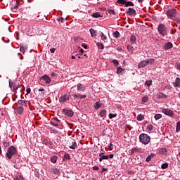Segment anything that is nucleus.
Returning a JSON list of instances; mask_svg holds the SVG:
<instances>
[{"instance_id":"nucleus-5","label":"nucleus","mask_w":180,"mask_h":180,"mask_svg":"<svg viewBox=\"0 0 180 180\" xmlns=\"http://www.w3.org/2000/svg\"><path fill=\"white\" fill-rule=\"evenodd\" d=\"M68 147L69 148H71V150H75L76 148H78V146H77V142H75V140L70 139L68 141Z\"/></svg>"},{"instance_id":"nucleus-24","label":"nucleus","mask_w":180,"mask_h":180,"mask_svg":"<svg viewBox=\"0 0 180 180\" xmlns=\"http://www.w3.org/2000/svg\"><path fill=\"white\" fill-rule=\"evenodd\" d=\"M50 161H51V162H53V164H56V162H57V156H56V155L52 156L50 158Z\"/></svg>"},{"instance_id":"nucleus-40","label":"nucleus","mask_w":180,"mask_h":180,"mask_svg":"<svg viewBox=\"0 0 180 180\" xmlns=\"http://www.w3.org/2000/svg\"><path fill=\"white\" fill-rule=\"evenodd\" d=\"M161 168L162 169H167V168H168V163H163L161 165Z\"/></svg>"},{"instance_id":"nucleus-16","label":"nucleus","mask_w":180,"mask_h":180,"mask_svg":"<svg viewBox=\"0 0 180 180\" xmlns=\"http://www.w3.org/2000/svg\"><path fill=\"white\" fill-rule=\"evenodd\" d=\"M147 65V60H143L141 61L139 65H138V68H144V67H146Z\"/></svg>"},{"instance_id":"nucleus-25","label":"nucleus","mask_w":180,"mask_h":180,"mask_svg":"<svg viewBox=\"0 0 180 180\" xmlns=\"http://www.w3.org/2000/svg\"><path fill=\"white\" fill-rule=\"evenodd\" d=\"M112 36L116 39H119V37H120V33L118 31H115V32H113Z\"/></svg>"},{"instance_id":"nucleus-45","label":"nucleus","mask_w":180,"mask_h":180,"mask_svg":"<svg viewBox=\"0 0 180 180\" xmlns=\"http://www.w3.org/2000/svg\"><path fill=\"white\" fill-rule=\"evenodd\" d=\"M153 81L152 80H148L145 82V85H146V86H150L152 84Z\"/></svg>"},{"instance_id":"nucleus-35","label":"nucleus","mask_w":180,"mask_h":180,"mask_svg":"<svg viewBox=\"0 0 180 180\" xmlns=\"http://www.w3.org/2000/svg\"><path fill=\"white\" fill-rule=\"evenodd\" d=\"M161 117H162V115H161V114H156L154 116V118L155 119V120H160V119H161Z\"/></svg>"},{"instance_id":"nucleus-30","label":"nucleus","mask_w":180,"mask_h":180,"mask_svg":"<svg viewBox=\"0 0 180 180\" xmlns=\"http://www.w3.org/2000/svg\"><path fill=\"white\" fill-rule=\"evenodd\" d=\"M100 116L101 117H106V110H103L100 111Z\"/></svg>"},{"instance_id":"nucleus-57","label":"nucleus","mask_w":180,"mask_h":180,"mask_svg":"<svg viewBox=\"0 0 180 180\" xmlns=\"http://www.w3.org/2000/svg\"><path fill=\"white\" fill-rule=\"evenodd\" d=\"M93 170L94 171H98L99 170V167L98 166H94L93 167Z\"/></svg>"},{"instance_id":"nucleus-1","label":"nucleus","mask_w":180,"mask_h":180,"mask_svg":"<svg viewBox=\"0 0 180 180\" xmlns=\"http://www.w3.org/2000/svg\"><path fill=\"white\" fill-rule=\"evenodd\" d=\"M16 154H18V149H16L15 146H11L8 148L6 156L7 157V158H8V160H11L12 157H13V155Z\"/></svg>"},{"instance_id":"nucleus-22","label":"nucleus","mask_w":180,"mask_h":180,"mask_svg":"<svg viewBox=\"0 0 180 180\" xmlns=\"http://www.w3.org/2000/svg\"><path fill=\"white\" fill-rule=\"evenodd\" d=\"M96 46L98 49H100V50H103L105 49V46H103V44H102V43L97 42Z\"/></svg>"},{"instance_id":"nucleus-42","label":"nucleus","mask_w":180,"mask_h":180,"mask_svg":"<svg viewBox=\"0 0 180 180\" xmlns=\"http://www.w3.org/2000/svg\"><path fill=\"white\" fill-rule=\"evenodd\" d=\"M153 129H154V127L152 124L148 125L147 130H148V131H152Z\"/></svg>"},{"instance_id":"nucleus-4","label":"nucleus","mask_w":180,"mask_h":180,"mask_svg":"<svg viewBox=\"0 0 180 180\" xmlns=\"http://www.w3.org/2000/svg\"><path fill=\"white\" fill-rule=\"evenodd\" d=\"M166 15L169 19H172L175 16H176V9L172 8L167 10L166 12Z\"/></svg>"},{"instance_id":"nucleus-3","label":"nucleus","mask_w":180,"mask_h":180,"mask_svg":"<svg viewBox=\"0 0 180 180\" xmlns=\"http://www.w3.org/2000/svg\"><path fill=\"white\" fill-rule=\"evenodd\" d=\"M158 32L159 34H161L163 37L168 34V30H167V27L164 24H159L158 26Z\"/></svg>"},{"instance_id":"nucleus-29","label":"nucleus","mask_w":180,"mask_h":180,"mask_svg":"<svg viewBox=\"0 0 180 180\" xmlns=\"http://www.w3.org/2000/svg\"><path fill=\"white\" fill-rule=\"evenodd\" d=\"M172 20H174V22H176V23H179L180 24V18L179 17H176V15H175Z\"/></svg>"},{"instance_id":"nucleus-33","label":"nucleus","mask_w":180,"mask_h":180,"mask_svg":"<svg viewBox=\"0 0 180 180\" xmlns=\"http://www.w3.org/2000/svg\"><path fill=\"white\" fill-rule=\"evenodd\" d=\"M125 6L127 8V6H134V4L131 1H126Z\"/></svg>"},{"instance_id":"nucleus-64","label":"nucleus","mask_w":180,"mask_h":180,"mask_svg":"<svg viewBox=\"0 0 180 180\" xmlns=\"http://www.w3.org/2000/svg\"><path fill=\"white\" fill-rule=\"evenodd\" d=\"M18 9V6H15L13 8H12V11H15Z\"/></svg>"},{"instance_id":"nucleus-51","label":"nucleus","mask_w":180,"mask_h":180,"mask_svg":"<svg viewBox=\"0 0 180 180\" xmlns=\"http://www.w3.org/2000/svg\"><path fill=\"white\" fill-rule=\"evenodd\" d=\"M3 143L6 148L9 146V141H3Z\"/></svg>"},{"instance_id":"nucleus-59","label":"nucleus","mask_w":180,"mask_h":180,"mask_svg":"<svg viewBox=\"0 0 180 180\" xmlns=\"http://www.w3.org/2000/svg\"><path fill=\"white\" fill-rule=\"evenodd\" d=\"M51 77H58V75L56 74V73H54V72H52V73L51 74Z\"/></svg>"},{"instance_id":"nucleus-52","label":"nucleus","mask_w":180,"mask_h":180,"mask_svg":"<svg viewBox=\"0 0 180 180\" xmlns=\"http://www.w3.org/2000/svg\"><path fill=\"white\" fill-rule=\"evenodd\" d=\"M151 156L148 155L146 159V162H150V161H151Z\"/></svg>"},{"instance_id":"nucleus-44","label":"nucleus","mask_w":180,"mask_h":180,"mask_svg":"<svg viewBox=\"0 0 180 180\" xmlns=\"http://www.w3.org/2000/svg\"><path fill=\"white\" fill-rule=\"evenodd\" d=\"M51 124L55 127H57V126H58V122L53 120H51Z\"/></svg>"},{"instance_id":"nucleus-20","label":"nucleus","mask_w":180,"mask_h":180,"mask_svg":"<svg viewBox=\"0 0 180 180\" xmlns=\"http://www.w3.org/2000/svg\"><path fill=\"white\" fill-rule=\"evenodd\" d=\"M136 36L131 35V36L130 37L131 44H134L136 43Z\"/></svg>"},{"instance_id":"nucleus-21","label":"nucleus","mask_w":180,"mask_h":180,"mask_svg":"<svg viewBox=\"0 0 180 180\" xmlns=\"http://www.w3.org/2000/svg\"><path fill=\"white\" fill-rule=\"evenodd\" d=\"M89 32H90V33H91V37H95V36H96V31L95 30L91 28V29L89 30Z\"/></svg>"},{"instance_id":"nucleus-62","label":"nucleus","mask_w":180,"mask_h":180,"mask_svg":"<svg viewBox=\"0 0 180 180\" xmlns=\"http://www.w3.org/2000/svg\"><path fill=\"white\" fill-rule=\"evenodd\" d=\"M149 157H150L151 158H154V157H155V153H152L149 155Z\"/></svg>"},{"instance_id":"nucleus-28","label":"nucleus","mask_w":180,"mask_h":180,"mask_svg":"<svg viewBox=\"0 0 180 180\" xmlns=\"http://www.w3.org/2000/svg\"><path fill=\"white\" fill-rule=\"evenodd\" d=\"M136 120L139 121V122H141V120H144V115L140 114L137 116L136 117Z\"/></svg>"},{"instance_id":"nucleus-6","label":"nucleus","mask_w":180,"mask_h":180,"mask_svg":"<svg viewBox=\"0 0 180 180\" xmlns=\"http://www.w3.org/2000/svg\"><path fill=\"white\" fill-rule=\"evenodd\" d=\"M162 112L165 115H167V116H170V117H172V116H174V111H172L169 108H162Z\"/></svg>"},{"instance_id":"nucleus-13","label":"nucleus","mask_w":180,"mask_h":180,"mask_svg":"<svg viewBox=\"0 0 180 180\" xmlns=\"http://www.w3.org/2000/svg\"><path fill=\"white\" fill-rule=\"evenodd\" d=\"M172 47H174V45L171 42H167L164 46L165 50H169L170 49H172Z\"/></svg>"},{"instance_id":"nucleus-26","label":"nucleus","mask_w":180,"mask_h":180,"mask_svg":"<svg viewBox=\"0 0 180 180\" xmlns=\"http://www.w3.org/2000/svg\"><path fill=\"white\" fill-rule=\"evenodd\" d=\"M64 161H68L70 160H71V157H70V154L68 153H65L64 155V158H63Z\"/></svg>"},{"instance_id":"nucleus-10","label":"nucleus","mask_w":180,"mask_h":180,"mask_svg":"<svg viewBox=\"0 0 180 180\" xmlns=\"http://www.w3.org/2000/svg\"><path fill=\"white\" fill-rule=\"evenodd\" d=\"M41 79H43V81H45L46 84L51 83V79L47 75H44V76H42Z\"/></svg>"},{"instance_id":"nucleus-55","label":"nucleus","mask_w":180,"mask_h":180,"mask_svg":"<svg viewBox=\"0 0 180 180\" xmlns=\"http://www.w3.org/2000/svg\"><path fill=\"white\" fill-rule=\"evenodd\" d=\"M27 95H29L32 92V89L30 88H27L26 89Z\"/></svg>"},{"instance_id":"nucleus-15","label":"nucleus","mask_w":180,"mask_h":180,"mask_svg":"<svg viewBox=\"0 0 180 180\" xmlns=\"http://www.w3.org/2000/svg\"><path fill=\"white\" fill-rule=\"evenodd\" d=\"M100 36L101 37V40H103V43H108V37L103 34V32H101Z\"/></svg>"},{"instance_id":"nucleus-17","label":"nucleus","mask_w":180,"mask_h":180,"mask_svg":"<svg viewBox=\"0 0 180 180\" xmlns=\"http://www.w3.org/2000/svg\"><path fill=\"white\" fill-rule=\"evenodd\" d=\"M157 95H158V98H159V99L168 98V96H167V94H164L161 92L158 93Z\"/></svg>"},{"instance_id":"nucleus-27","label":"nucleus","mask_w":180,"mask_h":180,"mask_svg":"<svg viewBox=\"0 0 180 180\" xmlns=\"http://www.w3.org/2000/svg\"><path fill=\"white\" fill-rule=\"evenodd\" d=\"M123 71H124V69L122 68V67H118L117 68V74H118L119 75H120V74H122Z\"/></svg>"},{"instance_id":"nucleus-37","label":"nucleus","mask_w":180,"mask_h":180,"mask_svg":"<svg viewBox=\"0 0 180 180\" xmlns=\"http://www.w3.org/2000/svg\"><path fill=\"white\" fill-rule=\"evenodd\" d=\"M117 4H120L121 5H126V0H117Z\"/></svg>"},{"instance_id":"nucleus-60","label":"nucleus","mask_w":180,"mask_h":180,"mask_svg":"<svg viewBox=\"0 0 180 180\" xmlns=\"http://www.w3.org/2000/svg\"><path fill=\"white\" fill-rule=\"evenodd\" d=\"M51 53H55L56 52V48H52L50 49Z\"/></svg>"},{"instance_id":"nucleus-32","label":"nucleus","mask_w":180,"mask_h":180,"mask_svg":"<svg viewBox=\"0 0 180 180\" xmlns=\"http://www.w3.org/2000/svg\"><path fill=\"white\" fill-rule=\"evenodd\" d=\"M159 153H160V154H166V153H167V148H161L160 149V150H159Z\"/></svg>"},{"instance_id":"nucleus-31","label":"nucleus","mask_w":180,"mask_h":180,"mask_svg":"<svg viewBox=\"0 0 180 180\" xmlns=\"http://www.w3.org/2000/svg\"><path fill=\"white\" fill-rule=\"evenodd\" d=\"M93 18H102V15H101V13L97 12V13H94L92 15Z\"/></svg>"},{"instance_id":"nucleus-12","label":"nucleus","mask_w":180,"mask_h":180,"mask_svg":"<svg viewBox=\"0 0 180 180\" xmlns=\"http://www.w3.org/2000/svg\"><path fill=\"white\" fill-rule=\"evenodd\" d=\"M105 153H106V152L104 151L103 153H100V155H99V157H100L99 162H102L103 160H109V156L103 155V154H105Z\"/></svg>"},{"instance_id":"nucleus-2","label":"nucleus","mask_w":180,"mask_h":180,"mask_svg":"<svg viewBox=\"0 0 180 180\" xmlns=\"http://www.w3.org/2000/svg\"><path fill=\"white\" fill-rule=\"evenodd\" d=\"M151 140V138L150 136L147 135V134H141L139 135V141L140 143H142V144H144L145 146H147L148 143H150Z\"/></svg>"},{"instance_id":"nucleus-34","label":"nucleus","mask_w":180,"mask_h":180,"mask_svg":"<svg viewBox=\"0 0 180 180\" xmlns=\"http://www.w3.org/2000/svg\"><path fill=\"white\" fill-rule=\"evenodd\" d=\"M180 131V121L176 123V132L179 133Z\"/></svg>"},{"instance_id":"nucleus-11","label":"nucleus","mask_w":180,"mask_h":180,"mask_svg":"<svg viewBox=\"0 0 180 180\" xmlns=\"http://www.w3.org/2000/svg\"><path fill=\"white\" fill-rule=\"evenodd\" d=\"M77 89L78 92H84L85 91V86L81 83L77 84Z\"/></svg>"},{"instance_id":"nucleus-9","label":"nucleus","mask_w":180,"mask_h":180,"mask_svg":"<svg viewBox=\"0 0 180 180\" xmlns=\"http://www.w3.org/2000/svg\"><path fill=\"white\" fill-rule=\"evenodd\" d=\"M126 13L127 15H129V16H136V10L131 8H129Z\"/></svg>"},{"instance_id":"nucleus-53","label":"nucleus","mask_w":180,"mask_h":180,"mask_svg":"<svg viewBox=\"0 0 180 180\" xmlns=\"http://www.w3.org/2000/svg\"><path fill=\"white\" fill-rule=\"evenodd\" d=\"M108 13H110V15H115L116 13L113 10L110 9Z\"/></svg>"},{"instance_id":"nucleus-39","label":"nucleus","mask_w":180,"mask_h":180,"mask_svg":"<svg viewBox=\"0 0 180 180\" xmlns=\"http://www.w3.org/2000/svg\"><path fill=\"white\" fill-rule=\"evenodd\" d=\"M147 65L148 64H154V58H150L146 60Z\"/></svg>"},{"instance_id":"nucleus-58","label":"nucleus","mask_w":180,"mask_h":180,"mask_svg":"<svg viewBox=\"0 0 180 180\" xmlns=\"http://www.w3.org/2000/svg\"><path fill=\"white\" fill-rule=\"evenodd\" d=\"M137 149L134 148V149H131V155H133V154H134V152L136 151Z\"/></svg>"},{"instance_id":"nucleus-19","label":"nucleus","mask_w":180,"mask_h":180,"mask_svg":"<svg viewBox=\"0 0 180 180\" xmlns=\"http://www.w3.org/2000/svg\"><path fill=\"white\" fill-rule=\"evenodd\" d=\"M101 106H102V103H101V102L99 101H97L94 105V108L96 110H98V109H99V108H101Z\"/></svg>"},{"instance_id":"nucleus-36","label":"nucleus","mask_w":180,"mask_h":180,"mask_svg":"<svg viewBox=\"0 0 180 180\" xmlns=\"http://www.w3.org/2000/svg\"><path fill=\"white\" fill-rule=\"evenodd\" d=\"M127 50L129 53H133V50H134V48L133 46H131V45H128Z\"/></svg>"},{"instance_id":"nucleus-48","label":"nucleus","mask_w":180,"mask_h":180,"mask_svg":"<svg viewBox=\"0 0 180 180\" xmlns=\"http://www.w3.org/2000/svg\"><path fill=\"white\" fill-rule=\"evenodd\" d=\"M14 86H15V83L12 82L11 80H9V86H10L11 89H12V88H13Z\"/></svg>"},{"instance_id":"nucleus-61","label":"nucleus","mask_w":180,"mask_h":180,"mask_svg":"<svg viewBox=\"0 0 180 180\" xmlns=\"http://www.w3.org/2000/svg\"><path fill=\"white\" fill-rule=\"evenodd\" d=\"M82 47H83V49H88V46H86L84 44H82Z\"/></svg>"},{"instance_id":"nucleus-47","label":"nucleus","mask_w":180,"mask_h":180,"mask_svg":"<svg viewBox=\"0 0 180 180\" xmlns=\"http://www.w3.org/2000/svg\"><path fill=\"white\" fill-rule=\"evenodd\" d=\"M58 22H60V23H64V18L63 17H60L57 18Z\"/></svg>"},{"instance_id":"nucleus-7","label":"nucleus","mask_w":180,"mask_h":180,"mask_svg":"<svg viewBox=\"0 0 180 180\" xmlns=\"http://www.w3.org/2000/svg\"><path fill=\"white\" fill-rule=\"evenodd\" d=\"M69 100H70V96L68 94H65L59 98V102L60 103H65V102H67V101H69Z\"/></svg>"},{"instance_id":"nucleus-23","label":"nucleus","mask_w":180,"mask_h":180,"mask_svg":"<svg viewBox=\"0 0 180 180\" xmlns=\"http://www.w3.org/2000/svg\"><path fill=\"white\" fill-rule=\"evenodd\" d=\"M17 113H18V115H22V113H23V107L22 106L18 107Z\"/></svg>"},{"instance_id":"nucleus-54","label":"nucleus","mask_w":180,"mask_h":180,"mask_svg":"<svg viewBox=\"0 0 180 180\" xmlns=\"http://www.w3.org/2000/svg\"><path fill=\"white\" fill-rule=\"evenodd\" d=\"M51 120H53V122H60V120H58V118L56 117H53Z\"/></svg>"},{"instance_id":"nucleus-56","label":"nucleus","mask_w":180,"mask_h":180,"mask_svg":"<svg viewBox=\"0 0 180 180\" xmlns=\"http://www.w3.org/2000/svg\"><path fill=\"white\" fill-rule=\"evenodd\" d=\"M80 99H85L86 98V95H79Z\"/></svg>"},{"instance_id":"nucleus-46","label":"nucleus","mask_w":180,"mask_h":180,"mask_svg":"<svg viewBox=\"0 0 180 180\" xmlns=\"http://www.w3.org/2000/svg\"><path fill=\"white\" fill-rule=\"evenodd\" d=\"M148 101V96H144V97L142 98V102L143 103H147Z\"/></svg>"},{"instance_id":"nucleus-18","label":"nucleus","mask_w":180,"mask_h":180,"mask_svg":"<svg viewBox=\"0 0 180 180\" xmlns=\"http://www.w3.org/2000/svg\"><path fill=\"white\" fill-rule=\"evenodd\" d=\"M51 172L53 174H55V175H60L61 174V172H60V169H58L57 168L52 169Z\"/></svg>"},{"instance_id":"nucleus-38","label":"nucleus","mask_w":180,"mask_h":180,"mask_svg":"<svg viewBox=\"0 0 180 180\" xmlns=\"http://www.w3.org/2000/svg\"><path fill=\"white\" fill-rule=\"evenodd\" d=\"M19 86H20V84L15 85L13 88V92H16L19 89Z\"/></svg>"},{"instance_id":"nucleus-14","label":"nucleus","mask_w":180,"mask_h":180,"mask_svg":"<svg viewBox=\"0 0 180 180\" xmlns=\"http://www.w3.org/2000/svg\"><path fill=\"white\" fill-rule=\"evenodd\" d=\"M174 86V88H180V79L179 77L176 78Z\"/></svg>"},{"instance_id":"nucleus-8","label":"nucleus","mask_w":180,"mask_h":180,"mask_svg":"<svg viewBox=\"0 0 180 180\" xmlns=\"http://www.w3.org/2000/svg\"><path fill=\"white\" fill-rule=\"evenodd\" d=\"M63 112L68 117H72L74 116V111L71 110H67L65 108L63 109Z\"/></svg>"},{"instance_id":"nucleus-63","label":"nucleus","mask_w":180,"mask_h":180,"mask_svg":"<svg viewBox=\"0 0 180 180\" xmlns=\"http://www.w3.org/2000/svg\"><path fill=\"white\" fill-rule=\"evenodd\" d=\"M108 158H113L114 155L113 154H110L109 155H108Z\"/></svg>"},{"instance_id":"nucleus-43","label":"nucleus","mask_w":180,"mask_h":180,"mask_svg":"<svg viewBox=\"0 0 180 180\" xmlns=\"http://www.w3.org/2000/svg\"><path fill=\"white\" fill-rule=\"evenodd\" d=\"M112 63L114 64V65H115V67H117V65H119V61L116 59L112 60Z\"/></svg>"},{"instance_id":"nucleus-49","label":"nucleus","mask_w":180,"mask_h":180,"mask_svg":"<svg viewBox=\"0 0 180 180\" xmlns=\"http://www.w3.org/2000/svg\"><path fill=\"white\" fill-rule=\"evenodd\" d=\"M25 50H26V49H25L24 46H20V51H21V53H22L23 54H25Z\"/></svg>"},{"instance_id":"nucleus-50","label":"nucleus","mask_w":180,"mask_h":180,"mask_svg":"<svg viewBox=\"0 0 180 180\" xmlns=\"http://www.w3.org/2000/svg\"><path fill=\"white\" fill-rule=\"evenodd\" d=\"M18 103L19 105H25V103H26V101H25V100H19Z\"/></svg>"},{"instance_id":"nucleus-41","label":"nucleus","mask_w":180,"mask_h":180,"mask_svg":"<svg viewBox=\"0 0 180 180\" xmlns=\"http://www.w3.org/2000/svg\"><path fill=\"white\" fill-rule=\"evenodd\" d=\"M116 116H117V114L115 113V114H112L110 113L108 115L109 119H113V117H116Z\"/></svg>"}]
</instances>
